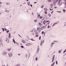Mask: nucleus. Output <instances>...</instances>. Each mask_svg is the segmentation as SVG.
I'll return each instance as SVG.
<instances>
[{
    "instance_id": "37",
    "label": "nucleus",
    "mask_w": 66,
    "mask_h": 66,
    "mask_svg": "<svg viewBox=\"0 0 66 66\" xmlns=\"http://www.w3.org/2000/svg\"><path fill=\"white\" fill-rule=\"evenodd\" d=\"M21 47L22 48H24V47L23 46H21Z\"/></svg>"
},
{
    "instance_id": "31",
    "label": "nucleus",
    "mask_w": 66,
    "mask_h": 66,
    "mask_svg": "<svg viewBox=\"0 0 66 66\" xmlns=\"http://www.w3.org/2000/svg\"><path fill=\"white\" fill-rule=\"evenodd\" d=\"M56 64L57 65V60L56 61Z\"/></svg>"
},
{
    "instance_id": "30",
    "label": "nucleus",
    "mask_w": 66,
    "mask_h": 66,
    "mask_svg": "<svg viewBox=\"0 0 66 66\" xmlns=\"http://www.w3.org/2000/svg\"><path fill=\"white\" fill-rule=\"evenodd\" d=\"M31 40H32V41H35V40H33V39H30Z\"/></svg>"
},
{
    "instance_id": "33",
    "label": "nucleus",
    "mask_w": 66,
    "mask_h": 66,
    "mask_svg": "<svg viewBox=\"0 0 66 66\" xmlns=\"http://www.w3.org/2000/svg\"><path fill=\"white\" fill-rule=\"evenodd\" d=\"M58 52H59V53H60L61 52V50H60Z\"/></svg>"
},
{
    "instance_id": "42",
    "label": "nucleus",
    "mask_w": 66,
    "mask_h": 66,
    "mask_svg": "<svg viewBox=\"0 0 66 66\" xmlns=\"http://www.w3.org/2000/svg\"><path fill=\"white\" fill-rule=\"evenodd\" d=\"M51 8H52V7H53V5L51 4Z\"/></svg>"
},
{
    "instance_id": "46",
    "label": "nucleus",
    "mask_w": 66,
    "mask_h": 66,
    "mask_svg": "<svg viewBox=\"0 0 66 66\" xmlns=\"http://www.w3.org/2000/svg\"><path fill=\"white\" fill-rule=\"evenodd\" d=\"M38 24L39 25H40V24H41V23H40V22H39V23Z\"/></svg>"
},
{
    "instance_id": "17",
    "label": "nucleus",
    "mask_w": 66,
    "mask_h": 66,
    "mask_svg": "<svg viewBox=\"0 0 66 66\" xmlns=\"http://www.w3.org/2000/svg\"><path fill=\"white\" fill-rule=\"evenodd\" d=\"M5 12H7V13H9V12H10V10H6L5 11Z\"/></svg>"
},
{
    "instance_id": "61",
    "label": "nucleus",
    "mask_w": 66,
    "mask_h": 66,
    "mask_svg": "<svg viewBox=\"0 0 66 66\" xmlns=\"http://www.w3.org/2000/svg\"><path fill=\"white\" fill-rule=\"evenodd\" d=\"M57 8V7H54V9H56Z\"/></svg>"
},
{
    "instance_id": "24",
    "label": "nucleus",
    "mask_w": 66,
    "mask_h": 66,
    "mask_svg": "<svg viewBox=\"0 0 66 66\" xmlns=\"http://www.w3.org/2000/svg\"><path fill=\"white\" fill-rule=\"evenodd\" d=\"M45 19V18L44 17H42V20H44Z\"/></svg>"
},
{
    "instance_id": "49",
    "label": "nucleus",
    "mask_w": 66,
    "mask_h": 66,
    "mask_svg": "<svg viewBox=\"0 0 66 66\" xmlns=\"http://www.w3.org/2000/svg\"><path fill=\"white\" fill-rule=\"evenodd\" d=\"M6 32L7 33H9V30H8Z\"/></svg>"
},
{
    "instance_id": "63",
    "label": "nucleus",
    "mask_w": 66,
    "mask_h": 66,
    "mask_svg": "<svg viewBox=\"0 0 66 66\" xmlns=\"http://www.w3.org/2000/svg\"><path fill=\"white\" fill-rule=\"evenodd\" d=\"M2 66H5V65H3Z\"/></svg>"
},
{
    "instance_id": "18",
    "label": "nucleus",
    "mask_w": 66,
    "mask_h": 66,
    "mask_svg": "<svg viewBox=\"0 0 66 66\" xmlns=\"http://www.w3.org/2000/svg\"><path fill=\"white\" fill-rule=\"evenodd\" d=\"M54 58H55V55H53V56L52 59H54Z\"/></svg>"
},
{
    "instance_id": "38",
    "label": "nucleus",
    "mask_w": 66,
    "mask_h": 66,
    "mask_svg": "<svg viewBox=\"0 0 66 66\" xmlns=\"http://www.w3.org/2000/svg\"><path fill=\"white\" fill-rule=\"evenodd\" d=\"M35 22H37V20L36 19L35 20Z\"/></svg>"
},
{
    "instance_id": "34",
    "label": "nucleus",
    "mask_w": 66,
    "mask_h": 66,
    "mask_svg": "<svg viewBox=\"0 0 66 66\" xmlns=\"http://www.w3.org/2000/svg\"><path fill=\"white\" fill-rule=\"evenodd\" d=\"M39 28L38 27L37 28V30L38 31H39Z\"/></svg>"
},
{
    "instance_id": "2",
    "label": "nucleus",
    "mask_w": 66,
    "mask_h": 66,
    "mask_svg": "<svg viewBox=\"0 0 66 66\" xmlns=\"http://www.w3.org/2000/svg\"><path fill=\"white\" fill-rule=\"evenodd\" d=\"M45 40H42L40 43V46H42L43 45V43L44 42Z\"/></svg>"
},
{
    "instance_id": "54",
    "label": "nucleus",
    "mask_w": 66,
    "mask_h": 66,
    "mask_svg": "<svg viewBox=\"0 0 66 66\" xmlns=\"http://www.w3.org/2000/svg\"><path fill=\"white\" fill-rule=\"evenodd\" d=\"M57 12L58 13H61V11H57Z\"/></svg>"
},
{
    "instance_id": "32",
    "label": "nucleus",
    "mask_w": 66,
    "mask_h": 66,
    "mask_svg": "<svg viewBox=\"0 0 66 66\" xmlns=\"http://www.w3.org/2000/svg\"><path fill=\"white\" fill-rule=\"evenodd\" d=\"M45 22H47V20H45L44 21Z\"/></svg>"
},
{
    "instance_id": "25",
    "label": "nucleus",
    "mask_w": 66,
    "mask_h": 66,
    "mask_svg": "<svg viewBox=\"0 0 66 66\" xmlns=\"http://www.w3.org/2000/svg\"><path fill=\"white\" fill-rule=\"evenodd\" d=\"M64 26H66V22H65L64 24Z\"/></svg>"
},
{
    "instance_id": "11",
    "label": "nucleus",
    "mask_w": 66,
    "mask_h": 66,
    "mask_svg": "<svg viewBox=\"0 0 66 66\" xmlns=\"http://www.w3.org/2000/svg\"><path fill=\"white\" fill-rule=\"evenodd\" d=\"M6 4L7 5H10V3H6Z\"/></svg>"
},
{
    "instance_id": "41",
    "label": "nucleus",
    "mask_w": 66,
    "mask_h": 66,
    "mask_svg": "<svg viewBox=\"0 0 66 66\" xmlns=\"http://www.w3.org/2000/svg\"><path fill=\"white\" fill-rule=\"evenodd\" d=\"M2 29L3 30V32H4V29L2 28Z\"/></svg>"
},
{
    "instance_id": "64",
    "label": "nucleus",
    "mask_w": 66,
    "mask_h": 66,
    "mask_svg": "<svg viewBox=\"0 0 66 66\" xmlns=\"http://www.w3.org/2000/svg\"><path fill=\"white\" fill-rule=\"evenodd\" d=\"M66 50H65V51H64V52H66Z\"/></svg>"
},
{
    "instance_id": "44",
    "label": "nucleus",
    "mask_w": 66,
    "mask_h": 66,
    "mask_svg": "<svg viewBox=\"0 0 66 66\" xmlns=\"http://www.w3.org/2000/svg\"><path fill=\"white\" fill-rule=\"evenodd\" d=\"M42 17H42V16H40V19H42Z\"/></svg>"
},
{
    "instance_id": "13",
    "label": "nucleus",
    "mask_w": 66,
    "mask_h": 66,
    "mask_svg": "<svg viewBox=\"0 0 66 66\" xmlns=\"http://www.w3.org/2000/svg\"><path fill=\"white\" fill-rule=\"evenodd\" d=\"M9 38H11V33H9Z\"/></svg>"
},
{
    "instance_id": "45",
    "label": "nucleus",
    "mask_w": 66,
    "mask_h": 66,
    "mask_svg": "<svg viewBox=\"0 0 66 66\" xmlns=\"http://www.w3.org/2000/svg\"><path fill=\"white\" fill-rule=\"evenodd\" d=\"M63 11L64 12H65V11H66L64 9L63 10Z\"/></svg>"
},
{
    "instance_id": "58",
    "label": "nucleus",
    "mask_w": 66,
    "mask_h": 66,
    "mask_svg": "<svg viewBox=\"0 0 66 66\" xmlns=\"http://www.w3.org/2000/svg\"><path fill=\"white\" fill-rule=\"evenodd\" d=\"M32 6H33L32 5H31V4H30V6H31V7H32Z\"/></svg>"
},
{
    "instance_id": "19",
    "label": "nucleus",
    "mask_w": 66,
    "mask_h": 66,
    "mask_svg": "<svg viewBox=\"0 0 66 66\" xmlns=\"http://www.w3.org/2000/svg\"><path fill=\"white\" fill-rule=\"evenodd\" d=\"M37 60H38V58H37V57H36L35 59V61H37Z\"/></svg>"
},
{
    "instance_id": "59",
    "label": "nucleus",
    "mask_w": 66,
    "mask_h": 66,
    "mask_svg": "<svg viewBox=\"0 0 66 66\" xmlns=\"http://www.w3.org/2000/svg\"><path fill=\"white\" fill-rule=\"evenodd\" d=\"M43 23L44 24H45V22H43Z\"/></svg>"
},
{
    "instance_id": "12",
    "label": "nucleus",
    "mask_w": 66,
    "mask_h": 66,
    "mask_svg": "<svg viewBox=\"0 0 66 66\" xmlns=\"http://www.w3.org/2000/svg\"><path fill=\"white\" fill-rule=\"evenodd\" d=\"M50 21H47V25H49V23H50Z\"/></svg>"
},
{
    "instance_id": "4",
    "label": "nucleus",
    "mask_w": 66,
    "mask_h": 66,
    "mask_svg": "<svg viewBox=\"0 0 66 66\" xmlns=\"http://www.w3.org/2000/svg\"><path fill=\"white\" fill-rule=\"evenodd\" d=\"M55 43L54 42H52L50 44L51 47H53V44H54Z\"/></svg>"
},
{
    "instance_id": "60",
    "label": "nucleus",
    "mask_w": 66,
    "mask_h": 66,
    "mask_svg": "<svg viewBox=\"0 0 66 66\" xmlns=\"http://www.w3.org/2000/svg\"><path fill=\"white\" fill-rule=\"evenodd\" d=\"M58 0H56V2H57L58 1Z\"/></svg>"
},
{
    "instance_id": "26",
    "label": "nucleus",
    "mask_w": 66,
    "mask_h": 66,
    "mask_svg": "<svg viewBox=\"0 0 66 66\" xmlns=\"http://www.w3.org/2000/svg\"><path fill=\"white\" fill-rule=\"evenodd\" d=\"M58 22H57V23H55L54 24L53 26H52V27H53V26H54V25H55V24H57V23H58Z\"/></svg>"
},
{
    "instance_id": "16",
    "label": "nucleus",
    "mask_w": 66,
    "mask_h": 66,
    "mask_svg": "<svg viewBox=\"0 0 66 66\" xmlns=\"http://www.w3.org/2000/svg\"><path fill=\"white\" fill-rule=\"evenodd\" d=\"M22 42L23 43H26V42L24 41L23 40H22Z\"/></svg>"
},
{
    "instance_id": "48",
    "label": "nucleus",
    "mask_w": 66,
    "mask_h": 66,
    "mask_svg": "<svg viewBox=\"0 0 66 66\" xmlns=\"http://www.w3.org/2000/svg\"><path fill=\"white\" fill-rule=\"evenodd\" d=\"M54 59H52V62H53V61H54Z\"/></svg>"
},
{
    "instance_id": "1",
    "label": "nucleus",
    "mask_w": 66,
    "mask_h": 66,
    "mask_svg": "<svg viewBox=\"0 0 66 66\" xmlns=\"http://www.w3.org/2000/svg\"><path fill=\"white\" fill-rule=\"evenodd\" d=\"M62 4V0H59L58 3V6H61Z\"/></svg>"
},
{
    "instance_id": "52",
    "label": "nucleus",
    "mask_w": 66,
    "mask_h": 66,
    "mask_svg": "<svg viewBox=\"0 0 66 66\" xmlns=\"http://www.w3.org/2000/svg\"><path fill=\"white\" fill-rule=\"evenodd\" d=\"M40 26L41 27H42V24H41L40 25Z\"/></svg>"
},
{
    "instance_id": "62",
    "label": "nucleus",
    "mask_w": 66,
    "mask_h": 66,
    "mask_svg": "<svg viewBox=\"0 0 66 66\" xmlns=\"http://www.w3.org/2000/svg\"><path fill=\"white\" fill-rule=\"evenodd\" d=\"M18 55H20V54H18Z\"/></svg>"
},
{
    "instance_id": "8",
    "label": "nucleus",
    "mask_w": 66,
    "mask_h": 66,
    "mask_svg": "<svg viewBox=\"0 0 66 66\" xmlns=\"http://www.w3.org/2000/svg\"><path fill=\"white\" fill-rule=\"evenodd\" d=\"M6 41L7 43H9V38H7L6 39Z\"/></svg>"
},
{
    "instance_id": "51",
    "label": "nucleus",
    "mask_w": 66,
    "mask_h": 66,
    "mask_svg": "<svg viewBox=\"0 0 66 66\" xmlns=\"http://www.w3.org/2000/svg\"><path fill=\"white\" fill-rule=\"evenodd\" d=\"M16 44H17V45L18 46V45H19V44L18 43H16Z\"/></svg>"
},
{
    "instance_id": "21",
    "label": "nucleus",
    "mask_w": 66,
    "mask_h": 66,
    "mask_svg": "<svg viewBox=\"0 0 66 66\" xmlns=\"http://www.w3.org/2000/svg\"><path fill=\"white\" fill-rule=\"evenodd\" d=\"M30 2H29L27 3L28 5L29 6H30Z\"/></svg>"
},
{
    "instance_id": "55",
    "label": "nucleus",
    "mask_w": 66,
    "mask_h": 66,
    "mask_svg": "<svg viewBox=\"0 0 66 66\" xmlns=\"http://www.w3.org/2000/svg\"><path fill=\"white\" fill-rule=\"evenodd\" d=\"M17 65L18 66H20V64H18Z\"/></svg>"
},
{
    "instance_id": "23",
    "label": "nucleus",
    "mask_w": 66,
    "mask_h": 66,
    "mask_svg": "<svg viewBox=\"0 0 66 66\" xmlns=\"http://www.w3.org/2000/svg\"><path fill=\"white\" fill-rule=\"evenodd\" d=\"M45 14H47V12L46 11H45Z\"/></svg>"
},
{
    "instance_id": "57",
    "label": "nucleus",
    "mask_w": 66,
    "mask_h": 66,
    "mask_svg": "<svg viewBox=\"0 0 66 66\" xmlns=\"http://www.w3.org/2000/svg\"><path fill=\"white\" fill-rule=\"evenodd\" d=\"M44 7V6H42L41 7V8H42V9H43V7Z\"/></svg>"
},
{
    "instance_id": "43",
    "label": "nucleus",
    "mask_w": 66,
    "mask_h": 66,
    "mask_svg": "<svg viewBox=\"0 0 66 66\" xmlns=\"http://www.w3.org/2000/svg\"><path fill=\"white\" fill-rule=\"evenodd\" d=\"M56 53V52L55 51H54V52H53V53L54 54V53Z\"/></svg>"
},
{
    "instance_id": "40",
    "label": "nucleus",
    "mask_w": 66,
    "mask_h": 66,
    "mask_svg": "<svg viewBox=\"0 0 66 66\" xmlns=\"http://www.w3.org/2000/svg\"><path fill=\"white\" fill-rule=\"evenodd\" d=\"M26 58H27L28 57V55L27 54H26Z\"/></svg>"
},
{
    "instance_id": "14",
    "label": "nucleus",
    "mask_w": 66,
    "mask_h": 66,
    "mask_svg": "<svg viewBox=\"0 0 66 66\" xmlns=\"http://www.w3.org/2000/svg\"><path fill=\"white\" fill-rule=\"evenodd\" d=\"M55 63V62H54L53 63L52 65H51V66H53L54 65V63Z\"/></svg>"
},
{
    "instance_id": "3",
    "label": "nucleus",
    "mask_w": 66,
    "mask_h": 66,
    "mask_svg": "<svg viewBox=\"0 0 66 66\" xmlns=\"http://www.w3.org/2000/svg\"><path fill=\"white\" fill-rule=\"evenodd\" d=\"M31 45L32 44L30 43H27L26 44V46H27L28 47V46H31Z\"/></svg>"
},
{
    "instance_id": "27",
    "label": "nucleus",
    "mask_w": 66,
    "mask_h": 66,
    "mask_svg": "<svg viewBox=\"0 0 66 66\" xmlns=\"http://www.w3.org/2000/svg\"><path fill=\"white\" fill-rule=\"evenodd\" d=\"M41 36H40L39 38V40H40V39H41Z\"/></svg>"
},
{
    "instance_id": "28",
    "label": "nucleus",
    "mask_w": 66,
    "mask_h": 66,
    "mask_svg": "<svg viewBox=\"0 0 66 66\" xmlns=\"http://www.w3.org/2000/svg\"><path fill=\"white\" fill-rule=\"evenodd\" d=\"M42 34H44V31H42V33H41Z\"/></svg>"
},
{
    "instance_id": "56",
    "label": "nucleus",
    "mask_w": 66,
    "mask_h": 66,
    "mask_svg": "<svg viewBox=\"0 0 66 66\" xmlns=\"http://www.w3.org/2000/svg\"><path fill=\"white\" fill-rule=\"evenodd\" d=\"M54 11H52L51 12V14H52V13H53V12Z\"/></svg>"
},
{
    "instance_id": "9",
    "label": "nucleus",
    "mask_w": 66,
    "mask_h": 66,
    "mask_svg": "<svg viewBox=\"0 0 66 66\" xmlns=\"http://www.w3.org/2000/svg\"><path fill=\"white\" fill-rule=\"evenodd\" d=\"M34 32L35 33L36 35H37V34H38V32H37V31H35Z\"/></svg>"
},
{
    "instance_id": "5",
    "label": "nucleus",
    "mask_w": 66,
    "mask_h": 66,
    "mask_svg": "<svg viewBox=\"0 0 66 66\" xmlns=\"http://www.w3.org/2000/svg\"><path fill=\"white\" fill-rule=\"evenodd\" d=\"M6 54H7V52H4L2 53V54L4 55H6Z\"/></svg>"
},
{
    "instance_id": "39",
    "label": "nucleus",
    "mask_w": 66,
    "mask_h": 66,
    "mask_svg": "<svg viewBox=\"0 0 66 66\" xmlns=\"http://www.w3.org/2000/svg\"><path fill=\"white\" fill-rule=\"evenodd\" d=\"M43 29H45V28H46V27L43 26Z\"/></svg>"
},
{
    "instance_id": "22",
    "label": "nucleus",
    "mask_w": 66,
    "mask_h": 66,
    "mask_svg": "<svg viewBox=\"0 0 66 66\" xmlns=\"http://www.w3.org/2000/svg\"><path fill=\"white\" fill-rule=\"evenodd\" d=\"M7 51H10L11 50V49L8 48L7 49Z\"/></svg>"
},
{
    "instance_id": "53",
    "label": "nucleus",
    "mask_w": 66,
    "mask_h": 66,
    "mask_svg": "<svg viewBox=\"0 0 66 66\" xmlns=\"http://www.w3.org/2000/svg\"><path fill=\"white\" fill-rule=\"evenodd\" d=\"M48 1L49 2H51V1L50 0H48Z\"/></svg>"
},
{
    "instance_id": "20",
    "label": "nucleus",
    "mask_w": 66,
    "mask_h": 66,
    "mask_svg": "<svg viewBox=\"0 0 66 66\" xmlns=\"http://www.w3.org/2000/svg\"><path fill=\"white\" fill-rule=\"evenodd\" d=\"M48 16H50V17H51V14H50V13H49L48 14Z\"/></svg>"
},
{
    "instance_id": "6",
    "label": "nucleus",
    "mask_w": 66,
    "mask_h": 66,
    "mask_svg": "<svg viewBox=\"0 0 66 66\" xmlns=\"http://www.w3.org/2000/svg\"><path fill=\"white\" fill-rule=\"evenodd\" d=\"M9 55V56H12L13 55V54L12 53H9L8 54Z\"/></svg>"
},
{
    "instance_id": "7",
    "label": "nucleus",
    "mask_w": 66,
    "mask_h": 66,
    "mask_svg": "<svg viewBox=\"0 0 66 66\" xmlns=\"http://www.w3.org/2000/svg\"><path fill=\"white\" fill-rule=\"evenodd\" d=\"M39 51V46H38V48H37V52H38Z\"/></svg>"
},
{
    "instance_id": "35",
    "label": "nucleus",
    "mask_w": 66,
    "mask_h": 66,
    "mask_svg": "<svg viewBox=\"0 0 66 66\" xmlns=\"http://www.w3.org/2000/svg\"><path fill=\"white\" fill-rule=\"evenodd\" d=\"M36 35V37H38V35Z\"/></svg>"
},
{
    "instance_id": "10",
    "label": "nucleus",
    "mask_w": 66,
    "mask_h": 66,
    "mask_svg": "<svg viewBox=\"0 0 66 66\" xmlns=\"http://www.w3.org/2000/svg\"><path fill=\"white\" fill-rule=\"evenodd\" d=\"M12 40H13V42H14V44H15V43H16V42H15V39H14V38H13V39Z\"/></svg>"
},
{
    "instance_id": "36",
    "label": "nucleus",
    "mask_w": 66,
    "mask_h": 66,
    "mask_svg": "<svg viewBox=\"0 0 66 66\" xmlns=\"http://www.w3.org/2000/svg\"><path fill=\"white\" fill-rule=\"evenodd\" d=\"M50 28V26H49V25H48V29H49V28Z\"/></svg>"
},
{
    "instance_id": "29",
    "label": "nucleus",
    "mask_w": 66,
    "mask_h": 66,
    "mask_svg": "<svg viewBox=\"0 0 66 66\" xmlns=\"http://www.w3.org/2000/svg\"><path fill=\"white\" fill-rule=\"evenodd\" d=\"M37 17L38 18H39V17H40V15L39 14H38V15Z\"/></svg>"
},
{
    "instance_id": "50",
    "label": "nucleus",
    "mask_w": 66,
    "mask_h": 66,
    "mask_svg": "<svg viewBox=\"0 0 66 66\" xmlns=\"http://www.w3.org/2000/svg\"><path fill=\"white\" fill-rule=\"evenodd\" d=\"M63 3H64V4H65V5H66V2H64Z\"/></svg>"
},
{
    "instance_id": "15",
    "label": "nucleus",
    "mask_w": 66,
    "mask_h": 66,
    "mask_svg": "<svg viewBox=\"0 0 66 66\" xmlns=\"http://www.w3.org/2000/svg\"><path fill=\"white\" fill-rule=\"evenodd\" d=\"M44 10L45 11H47L48 9L47 8H45L44 9Z\"/></svg>"
},
{
    "instance_id": "47",
    "label": "nucleus",
    "mask_w": 66,
    "mask_h": 66,
    "mask_svg": "<svg viewBox=\"0 0 66 66\" xmlns=\"http://www.w3.org/2000/svg\"><path fill=\"white\" fill-rule=\"evenodd\" d=\"M54 59H52V62H53V61H54Z\"/></svg>"
}]
</instances>
